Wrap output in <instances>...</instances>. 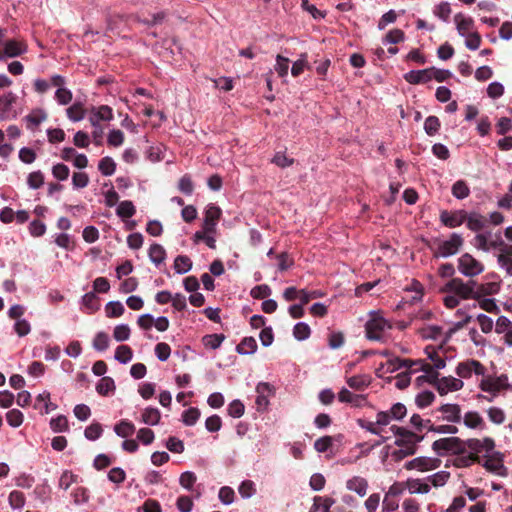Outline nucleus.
<instances>
[{"label": "nucleus", "instance_id": "obj_1", "mask_svg": "<svg viewBox=\"0 0 512 512\" xmlns=\"http://www.w3.org/2000/svg\"><path fill=\"white\" fill-rule=\"evenodd\" d=\"M444 292H450L455 294L461 299H477L476 294V282L467 281L464 282L460 278H452L443 288Z\"/></svg>", "mask_w": 512, "mask_h": 512}, {"label": "nucleus", "instance_id": "obj_2", "mask_svg": "<svg viewBox=\"0 0 512 512\" xmlns=\"http://www.w3.org/2000/svg\"><path fill=\"white\" fill-rule=\"evenodd\" d=\"M391 328V324L376 311L371 312L370 319L365 325L367 338L376 341L381 340L384 333Z\"/></svg>", "mask_w": 512, "mask_h": 512}, {"label": "nucleus", "instance_id": "obj_3", "mask_svg": "<svg viewBox=\"0 0 512 512\" xmlns=\"http://www.w3.org/2000/svg\"><path fill=\"white\" fill-rule=\"evenodd\" d=\"M458 270L465 277H475L484 271V264L469 253L458 258Z\"/></svg>", "mask_w": 512, "mask_h": 512}, {"label": "nucleus", "instance_id": "obj_4", "mask_svg": "<svg viewBox=\"0 0 512 512\" xmlns=\"http://www.w3.org/2000/svg\"><path fill=\"white\" fill-rule=\"evenodd\" d=\"M438 372L431 375L430 383H432L440 395H446L449 392H455L461 390L464 383L461 379L454 378L452 376L438 378Z\"/></svg>", "mask_w": 512, "mask_h": 512}, {"label": "nucleus", "instance_id": "obj_5", "mask_svg": "<svg viewBox=\"0 0 512 512\" xmlns=\"http://www.w3.org/2000/svg\"><path fill=\"white\" fill-rule=\"evenodd\" d=\"M463 245V238L460 234L452 233L449 239L439 243L435 257H449L455 255Z\"/></svg>", "mask_w": 512, "mask_h": 512}, {"label": "nucleus", "instance_id": "obj_6", "mask_svg": "<svg viewBox=\"0 0 512 512\" xmlns=\"http://www.w3.org/2000/svg\"><path fill=\"white\" fill-rule=\"evenodd\" d=\"M476 452H483V450H475ZM486 452L483 455H480L481 462L487 470L491 472H496L500 474V471L504 469L503 465V455L496 450H484Z\"/></svg>", "mask_w": 512, "mask_h": 512}, {"label": "nucleus", "instance_id": "obj_7", "mask_svg": "<svg viewBox=\"0 0 512 512\" xmlns=\"http://www.w3.org/2000/svg\"><path fill=\"white\" fill-rule=\"evenodd\" d=\"M486 368L477 360L468 359L460 362L456 367V374L463 379H468L472 374L482 376L485 374Z\"/></svg>", "mask_w": 512, "mask_h": 512}, {"label": "nucleus", "instance_id": "obj_8", "mask_svg": "<svg viewBox=\"0 0 512 512\" xmlns=\"http://www.w3.org/2000/svg\"><path fill=\"white\" fill-rule=\"evenodd\" d=\"M441 460L437 457H417L408 461L404 467L407 470L417 469L419 471H429L440 466Z\"/></svg>", "mask_w": 512, "mask_h": 512}, {"label": "nucleus", "instance_id": "obj_9", "mask_svg": "<svg viewBox=\"0 0 512 512\" xmlns=\"http://www.w3.org/2000/svg\"><path fill=\"white\" fill-rule=\"evenodd\" d=\"M454 459L453 463L456 467L463 468L471 466L474 463H480L479 452L475 450H453Z\"/></svg>", "mask_w": 512, "mask_h": 512}, {"label": "nucleus", "instance_id": "obj_10", "mask_svg": "<svg viewBox=\"0 0 512 512\" xmlns=\"http://www.w3.org/2000/svg\"><path fill=\"white\" fill-rule=\"evenodd\" d=\"M392 429H393V431L395 433V437H396L394 443L397 446H402V445L414 446L418 442H420L422 439V437H420L419 435H417L403 427L393 426Z\"/></svg>", "mask_w": 512, "mask_h": 512}, {"label": "nucleus", "instance_id": "obj_11", "mask_svg": "<svg viewBox=\"0 0 512 512\" xmlns=\"http://www.w3.org/2000/svg\"><path fill=\"white\" fill-rule=\"evenodd\" d=\"M394 362L398 363V366H393V370H398L400 368H407L411 371L412 367L416 366L417 369L424 371L427 374L432 373V366L429 363H426L424 360H410V359H400L398 357L394 359H390L389 363L394 365Z\"/></svg>", "mask_w": 512, "mask_h": 512}, {"label": "nucleus", "instance_id": "obj_12", "mask_svg": "<svg viewBox=\"0 0 512 512\" xmlns=\"http://www.w3.org/2000/svg\"><path fill=\"white\" fill-rule=\"evenodd\" d=\"M221 216V209L215 205H209L205 211L203 229L207 233H214L216 223Z\"/></svg>", "mask_w": 512, "mask_h": 512}, {"label": "nucleus", "instance_id": "obj_13", "mask_svg": "<svg viewBox=\"0 0 512 512\" xmlns=\"http://www.w3.org/2000/svg\"><path fill=\"white\" fill-rule=\"evenodd\" d=\"M256 404L259 408L265 409L269 404V397L275 392L274 387L267 382H261L256 387Z\"/></svg>", "mask_w": 512, "mask_h": 512}, {"label": "nucleus", "instance_id": "obj_14", "mask_svg": "<svg viewBox=\"0 0 512 512\" xmlns=\"http://www.w3.org/2000/svg\"><path fill=\"white\" fill-rule=\"evenodd\" d=\"M440 220L445 226L455 228L466 221V212L464 210H459L453 213L443 211L440 215Z\"/></svg>", "mask_w": 512, "mask_h": 512}, {"label": "nucleus", "instance_id": "obj_15", "mask_svg": "<svg viewBox=\"0 0 512 512\" xmlns=\"http://www.w3.org/2000/svg\"><path fill=\"white\" fill-rule=\"evenodd\" d=\"M112 118V109L107 105H102L91 109L89 121L93 127H97L100 121H110Z\"/></svg>", "mask_w": 512, "mask_h": 512}, {"label": "nucleus", "instance_id": "obj_16", "mask_svg": "<svg viewBox=\"0 0 512 512\" xmlns=\"http://www.w3.org/2000/svg\"><path fill=\"white\" fill-rule=\"evenodd\" d=\"M440 352H442V346L434 347V346H427L425 348V354L427 357L433 362L432 366V373L428 374L430 377L435 372H433L434 369L439 370L443 369L446 366L445 358L440 355Z\"/></svg>", "mask_w": 512, "mask_h": 512}, {"label": "nucleus", "instance_id": "obj_17", "mask_svg": "<svg viewBox=\"0 0 512 512\" xmlns=\"http://www.w3.org/2000/svg\"><path fill=\"white\" fill-rule=\"evenodd\" d=\"M433 68L423 70H411L404 75V79L410 84L427 83L432 80Z\"/></svg>", "mask_w": 512, "mask_h": 512}, {"label": "nucleus", "instance_id": "obj_18", "mask_svg": "<svg viewBox=\"0 0 512 512\" xmlns=\"http://www.w3.org/2000/svg\"><path fill=\"white\" fill-rule=\"evenodd\" d=\"M497 261L508 276H512V245H502V251L497 255Z\"/></svg>", "mask_w": 512, "mask_h": 512}, {"label": "nucleus", "instance_id": "obj_19", "mask_svg": "<svg viewBox=\"0 0 512 512\" xmlns=\"http://www.w3.org/2000/svg\"><path fill=\"white\" fill-rule=\"evenodd\" d=\"M27 51V45L18 40H9L4 44L3 54L5 57L13 58L22 55Z\"/></svg>", "mask_w": 512, "mask_h": 512}, {"label": "nucleus", "instance_id": "obj_20", "mask_svg": "<svg viewBox=\"0 0 512 512\" xmlns=\"http://www.w3.org/2000/svg\"><path fill=\"white\" fill-rule=\"evenodd\" d=\"M439 411L448 422H459L461 420V409L458 404H444L439 408Z\"/></svg>", "mask_w": 512, "mask_h": 512}, {"label": "nucleus", "instance_id": "obj_21", "mask_svg": "<svg viewBox=\"0 0 512 512\" xmlns=\"http://www.w3.org/2000/svg\"><path fill=\"white\" fill-rule=\"evenodd\" d=\"M454 21L456 24L457 31L461 36H466L470 34L469 32L473 27L472 18L465 17L463 14L458 13L454 16Z\"/></svg>", "mask_w": 512, "mask_h": 512}, {"label": "nucleus", "instance_id": "obj_22", "mask_svg": "<svg viewBox=\"0 0 512 512\" xmlns=\"http://www.w3.org/2000/svg\"><path fill=\"white\" fill-rule=\"evenodd\" d=\"M500 290V282H487L482 284L476 283V294L477 299H480L484 296H489L498 293Z\"/></svg>", "mask_w": 512, "mask_h": 512}, {"label": "nucleus", "instance_id": "obj_23", "mask_svg": "<svg viewBox=\"0 0 512 512\" xmlns=\"http://www.w3.org/2000/svg\"><path fill=\"white\" fill-rule=\"evenodd\" d=\"M338 399L340 402L350 403L354 406H360L361 403L365 400L364 396L354 394L346 388H342L338 393Z\"/></svg>", "mask_w": 512, "mask_h": 512}, {"label": "nucleus", "instance_id": "obj_24", "mask_svg": "<svg viewBox=\"0 0 512 512\" xmlns=\"http://www.w3.org/2000/svg\"><path fill=\"white\" fill-rule=\"evenodd\" d=\"M368 483L364 478L353 477L347 481V489L356 492L360 496L366 494Z\"/></svg>", "mask_w": 512, "mask_h": 512}, {"label": "nucleus", "instance_id": "obj_25", "mask_svg": "<svg viewBox=\"0 0 512 512\" xmlns=\"http://www.w3.org/2000/svg\"><path fill=\"white\" fill-rule=\"evenodd\" d=\"M418 332L423 339L437 340L441 337L443 330L440 326L431 325L420 328Z\"/></svg>", "mask_w": 512, "mask_h": 512}, {"label": "nucleus", "instance_id": "obj_26", "mask_svg": "<svg viewBox=\"0 0 512 512\" xmlns=\"http://www.w3.org/2000/svg\"><path fill=\"white\" fill-rule=\"evenodd\" d=\"M257 349V342L253 337H245L237 346L236 350L239 354L250 355Z\"/></svg>", "mask_w": 512, "mask_h": 512}, {"label": "nucleus", "instance_id": "obj_27", "mask_svg": "<svg viewBox=\"0 0 512 512\" xmlns=\"http://www.w3.org/2000/svg\"><path fill=\"white\" fill-rule=\"evenodd\" d=\"M465 426L468 428H481L484 426V420L478 412L470 411L464 415L463 418Z\"/></svg>", "mask_w": 512, "mask_h": 512}, {"label": "nucleus", "instance_id": "obj_28", "mask_svg": "<svg viewBox=\"0 0 512 512\" xmlns=\"http://www.w3.org/2000/svg\"><path fill=\"white\" fill-rule=\"evenodd\" d=\"M149 258L150 260L156 264L159 265L162 262H164L166 258V251L160 244H152L149 248Z\"/></svg>", "mask_w": 512, "mask_h": 512}, {"label": "nucleus", "instance_id": "obj_29", "mask_svg": "<svg viewBox=\"0 0 512 512\" xmlns=\"http://www.w3.org/2000/svg\"><path fill=\"white\" fill-rule=\"evenodd\" d=\"M467 227L472 231H479L484 228L485 219L478 213H466Z\"/></svg>", "mask_w": 512, "mask_h": 512}, {"label": "nucleus", "instance_id": "obj_30", "mask_svg": "<svg viewBox=\"0 0 512 512\" xmlns=\"http://www.w3.org/2000/svg\"><path fill=\"white\" fill-rule=\"evenodd\" d=\"M50 495L51 488L46 483L37 485L33 490V496L35 500H37L41 504L46 503L50 499Z\"/></svg>", "mask_w": 512, "mask_h": 512}, {"label": "nucleus", "instance_id": "obj_31", "mask_svg": "<svg viewBox=\"0 0 512 512\" xmlns=\"http://www.w3.org/2000/svg\"><path fill=\"white\" fill-rule=\"evenodd\" d=\"M347 384L355 390H363L370 384V378L366 375H355L347 379Z\"/></svg>", "mask_w": 512, "mask_h": 512}, {"label": "nucleus", "instance_id": "obj_32", "mask_svg": "<svg viewBox=\"0 0 512 512\" xmlns=\"http://www.w3.org/2000/svg\"><path fill=\"white\" fill-rule=\"evenodd\" d=\"M408 491L411 494H426L430 491V485L420 479H408Z\"/></svg>", "mask_w": 512, "mask_h": 512}, {"label": "nucleus", "instance_id": "obj_33", "mask_svg": "<svg viewBox=\"0 0 512 512\" xmlns=\"http://www.w3.org/2000/svg\"><path fill=\"white\" fill-rule=\"evenodd\" d=\"M192 268V261L188 256L179 255L174 260V269L178 274H185Z\"/></svg>", "mask_w": 512, "mask_h": 512}, {"label": "nucleus", "instance_id": "obj_34", "mask_svg": "<svg viewBox=\"0 0 512 512\" xmlns=\"http://www.w3.org/2000/svg\"><path fill=\"white\" fill-rule=\"evenodd\" d=\"M470 194V188L463 180L456 181L452 186V195L457 199L467 198Z\"/></svg>", "mask_w": 512, "mask_h": 512}, {"label": "nucleus", "instance_id": "obj_35", "mask_svg": "<svg viewBox=\"0 0 512 512\" xmlns=\"http://www.w3.org/2000/svg\"><path fill=\"white\" fill-rule=\"evenodd\" d=\"M135 212V206L129 200L120 202L116 210V214L121 218H130L135 214Z\"/></svg>", "mask_w": 512, "mask_h": 512}, {"label": "nucleus", "instance_id": "obj_36", "mask_svg": "<svg viewBox=\"0 0 512 512\" xmlns=\"http://www.w3.org/2000/svg\"><path fill=\"white\" fill-rule=\"evenodd\" d=\"M106 315L109 318H116L123 315L125 309L121 302L119 301H110L106 304L105 307Z\"/></svg>", "mask_w": 512, "mask_h": 512}, {"label": "nucleus", "instance_id": "obj_37", "mask_svg": "<svg viewBox=\"0 0 512 512\" xmlns=\"http://www.w3.org/2000/svg\"><path fill=\"white\" fill-rule=\"evenodd\" d=\"M98 169L104 176H110L115 172L116 164L111 157L106 156L100 160Z\"/></svg>", "mask_w": 512, "mask_h": 512}, {"label": "nucleus", "instance_id": "obj_38", "mask_svg": "<svg viewBox=\"0 0 512 512\" xmlns=\"http://www.w3.org/2000/svg\"><path fill=\"white\" fill-rule=\"evenodd\" d=\"M115 390V383L111 377H102L96 386V391L103 396Z\"/></svg>", "mask_w": 512, "mask_h": 512}, {"label": "nucleus", "instance_id": "obj_39", "mask_svg": "<svg viewBox=\"0 0 512 512\" xmlns=\"http://www.w3.org/2000/svg\"><path fill=\"white\" fill-rule=\"evenodd\" d=\"M142 421L148 425H156L160 421V412L156 408H146L142 413Z\"/></svg>", "mask_w": 512, "mask_h": 512}, {"label": "nucleus", "instance_id": "obj_40", "mask_svg": "<svg viewBox=\"0 0 512 512\" xmlns=\"http://www.w3.org/2000/svg\"><path fill=\"white\" fill-rule=\"evenodd\" d=\"M67 116L72 121H80L85 116V109L81 103H74L67 109Z\"/></svg>", "mask_w": 512, "mask_h": 512}, {"label": "nucleus", "instance_id": "obj_41", "mask_svg": "<svg viewBox=\"0 0 512 512\" xmlns=\"http://www.w3.org/2000/svg\"><path fill=\"white\" fill-rule=\"evenodd\" d=\"M133 353L129 346L120 345L115 351V359L120 363H127L132 359Z\"/></svg>", "mask_w": 512, "mask_h": 512}, {"label": "nucleus", "instance_id": "obj_42", "mask_svg": "<svg viewBox=\"0 0 512 512\" xmlns=\"http://www.w3.org/2000/svg\"><path fill=\"white\" fill-rule=\"evenodd\" d=\"M200 417V410L195 407H191L185 410L182 414V421L187 426L194 425Z\"/></svg>", "mask_w": 512, "mask_h": 512}, {"label": "nucleus", "instance_id": "obj_43", "mask_svg": "<svg viewBox=\"0 0 512 512\" xmlns=\"http://www.w3.org/2000/svg\"><path fill=\"white\" fill-rule=\"evenodd\" d=\"M341 439H342V435H338L336 437L324 436L322 438H319L315 442L314 448H330V447L334 446L335 444L340 445Z\"/></svg>", "mask_w": 512, "mask_h": 512}, {"label": "nucleus", "instance_id": "obj_44", "mask_svg": "<svg viewBox=\"0 0 512 512\" xmlns=\"http://www.w3.org/2000/svg\"><path fill=\"white\" fill-rule=\"evenodd\" d=\"M225 339L223 334H211L203 337V344L210 349H217Z\"/></svg>", "mask_w": 512, "mask_h": 512}, {"label": "nucleus", "instance_id": "obj_45", "mask_svg": "<svg viewBox=\"0 0 512 512\" xmlns=\"http://www.w3.org/2000/svg\"><path fill=\"white\" fill-rule=\"evenodd\" d=\"M311 330L308 324L299 322L294 326L293 335L299 340H305L310 336Z\"/></svg>", "mask_w": 512, "mask_h": 512}, {"label": "nucleus", "instance_id": "obj_46", "mask_svg": "<svg viewBox=\"0 0 512 512\" xmlns=\"http://www.w3.org/2000/svg\"><path fill=\"white\" fill-rule=\"evenodd\" d=\"M480 387H481V389L483 391H486V392H497L502 387L501 378H497V379H492V378L483 379L481 381Z\"/></svg>", "mask_w": 512, "mask_h": 512}, {"label": "nucleus", "instance_id": "obj_47", "mask_svg": "<svg viewBox=\"0 0 512 512\" xmlns=\"http://www.w3.org/2000/svg\"><path fill=\"white\" fill-rule=\"evenodd\" d=\"M129 18H131L132 20H134L136 22L143 23L147 26H153V25L163 22L164 19L166 18V13L164 11H160L152 16V20H142V19H140V17L138 15H132V16H129Z\"/></svg>", "mask_w": 512, "mask_h": 512}, {"label": "nucleus", "instance_id": "obj_48", "mask_svg": "<svg viewBox=\"0 0 512 512\" xmlns=\"http://www.w3.org/2000/svg\"><path fill=\"white\" fill-rule=\"evenodd\" d=\"M93 347L97 351H105L109 347V336L105 332H99L96 334L93 340Z\"/></svg>", "mask_w": 512, "mask_h": 512}, {"label": "nucleus", "instance_id": "obj_49", "mask_svg": "<svg viewBox=\"0 0 512 512\" xmlns=\"http://www.w3.org/2000/svg\"><path fill=\"white\" fill-rule=\"evenodd\" d=\"M432 448H460V440L457 437L444 438L435 441Z\"/></svg>", "mask_w": 512, "mask_h": 512}, {"label": "nucleus", "instance_id": "obj_50", "mask_svg": "<svg viewBox=\"0 0 512 512\" xmlns=\"http://www.w3.org/2000/svg\"><path fill=\"white\" fill-rule=\"evenodd\" d=\"M8 500L12 508L20 509L25 504V495L18 490H14L9 494Z\"/></svg>", "mask_w": 512, "mask_h": 512}, {"label": "nucleus", "instance_id": "obj_51", "mask_svg": "<svg viewBox=\"0 0 512 512\" xmlns=\"http://www.w3.org/2000/svg\"><path fill=\"white\" fill-rule=\"evenodd\" d=\"M78 475L73 474L71 471H64L59 479V487L67 490L73 483L77 482Z\"/></svg>", "mask_w": 512, "mask_h": 512}, {"label": "nucleus", "instance_id": "obj_52", "mask_svg": "<svg viewBox=\"0 0 512 512\" xmlns=\"http://www.w3.org/2000/svg\"><path fill=\"white\" fill-rule=\"evenodd\" d=\"M113 337L116 341L122 342L130 337V328L127 324L117 325L113 331Z\"/></svg>", "mask_w": 512, "mask_h": 512}, {"label": "nucleus", "instance_id": "obj_53", "mask_svg": "<svg viewBox=\"0 0 512 512\" xmlns=\"http://www.w3.org/2000/svg\"><path fill=\"white\" fill-rule=\"evenodd\" d=\"M450 478V473L446 471L437 472L427 478V480L434 486L440 487L443 486L447 480Z\"/></svg>", "mask_w": 512, "mask_h": 512}, {"label": "nucleus", "instance_id": "obj_54", "mask_svg": "<svg viewBox=\"0 0 512 512\" xmlns=\"http://www.w3.org/2000/svg\"><path fill=\"white\" fill-rule=\"evenodd\" d=\"M289 62V59L282 55L276 56L275 70L280 77H285L288 74Z\"/></svg>", "mask_w": 512, "mask_h": 512}, {"label": "nucleus", "instance_id": "obj_55", "mask_svg": "<svg viewBox=\"0 0 512 512\" xmlns=\"http://www.w3.org/2000/svg\"><path fill=\"white\" fill-rule=\"evenodd\" d=\"M6 420L12 427H19L23 422V414L17 409H12L7 412Z\"/></svg>", "mask_w": 512, "mask_h": 512}, {"label": "nucleus", "instance_id": "obj_56", "mask_svg": "<svg viewBox=\"0 0 512 512\" xmlns=\"http://www.w3.org/2000/svg\"><path fill=\"white\" fill-rule=\"evenodd\" d=\"M434 398L435 396L431 391H423L416 396L415 402L418 407L424 408L429 406Z\"/></svg>", "mask_w": 512, "mask_h": 512}, {"label": "nucleus", "instance_id": "obj_57", "mask_svg": "<svg viewBox=\"0 0 512 512\" xmlns=\"http://www.w3.org/2000/svg\"><path fill=\"white\" fill-rule=\"evenodd\" d=\"M115 432L123 438L129 437L134 432V425L130 422L122 421L115 426Z\"/></svg>", "mask_w": 512, "mask_h": 512}, {"label": "nucleus", "instance_id": "obj_58", "mask_svg": "<svg viewBox=\"0 0 512 512\" xmlns=\"http://www.w3.org/2000/svg\"><path fill=\"white\" fill-rule=\"evenodd\" d=\"M440 121L436 116H429L424 123L425 132L432 136L439 130Z\"/></svg>", "mask_w": 512, "mask_h": 512}, {"label": "nucleus", "instance_id": "obj_59", "mask_svg": "<svg viewBox=\"0 0 512 512\" xmlns=\"http://www.w3.org/2000/svg\"><path fill=\"white\" fill-rule=\"evenodd\" d=\"M27 183L30 188L38 189L44 184V176L40 171L32 172L28 175Z\"/></svg>", "mask_w": 512, "mask_h": 512}, {"label": "nucleus", "instance_id": "obj_60", "mask_svg": "<svg viewBox=\"0 0 512 512\" xmlns=\"http://www.w3.org/2000/svg\"><path fill=\"white\" fill-rule=\"evenodd\" d=\"M178 189L186 195L192 194L194 185L189 175H184L180 178L178 183Z\"/></svg>", "mask_w": 512, "mask_h": 512}, {"label": "nucleus", "instance_id": "obj_61", "mask_svg": "<svg viewBox=\"0 0 512 512\" xmlns=\"http://www.w3.org/2000/svg\"><path fill=\"white\" fill-rule=\"evenodd\" d=\"M74 188L81 189L88 185L89 177L85 172H75L72 176Z\"/></svg>", "mask_w": 512, "mask_h": 512}, {"label": "nucleus", "instance_id": "obj_62", "mask_svg": "<svg viewBox=\"0 0 512 512\" xmlns=\"http://www.w3.org/2000/svg\"><path fill=\"white\" fill-rule=\"evenodd\" d=\"M474 246L483 252H489L491 246H489L488 236L486 234H477L474 238Z\"/></svg>", "mask_w": 512, "mask_h": 512}, {"label": "nucleus", "instance_id": "obj_63", "mask_svg": "<svg viewBox=\"0 0 512 512\" xmlns=\"http://www.w3.org/2000/svg\"><path fill=\"white\" fill-rule=\"evenodd\" d=\"M488 417L491 422L495 424H502L505 421V414L502 409L497 407H491L487 411Z\"/></svg>", "mask_w": 512, "mask_h": 512}, {"label": "nucleus", "instance_id": "obj_64", "mask_svg": "<svg viewBox=\"0 0 512 512\" xmlns=\"http://www.w3.org/2000/svg\"><path fill=\"white\" fill-rule=\"evenodd\" d=\"M155 354L160 361H166L171 354V348L167 343H158L155 346Z\"/></svg>", "mask_w": 512, "mask_h": 512}]
</instances>
